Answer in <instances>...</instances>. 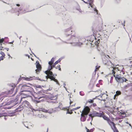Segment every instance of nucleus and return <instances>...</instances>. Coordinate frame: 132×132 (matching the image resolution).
Wrapping results in <instances>:
<instances>
[{"label":"nucleus","mask_w":132,"mask_h":132,"mask_svg":"<svg viewBox=\"0 0 132 132\" xmlns=\"http://www.w3.org/2000/svg\"><path fill=\"white\" fill-rule=\"evenodd\" d=\"M104 37H105L107 38L108 37V36L107 35H104Z\"/></svg>","instance_id":"58836bf2"},{"label":"nucleus","mask_w":132,"mask_h":132,"mask_svg":"<svg viewBox=\"0 0 132 132\" xmlns=\"http://www.w3.org/2000/svg\"><path fill=\"white\" fill-rule=\"evenodd\" d=\"M0 54L2 55L0 57H2L4 59L5 56V54L4 53L2 52H1Z\"/></svg>","instance_id":"a211bd4d"},{"label":"nucleus","mask_w":132,"mask_h":132,"mask_svg":"<svg viewBox=\"0 0 132 132\" xmlns=\"http://www.w3.org/2000/svg\"><path fill=\"white\" fill-rule=\"evenodd\" d=\"M3 42V40L0 39V43H2Z\"/></svg>","instance_id":"ea45409f"},{"label":"nucleus","mask_w":132,"mask_h":132,"mask_svg":"<svg viewBox=\"0 0 132 132\" xmlns=\"http://www.w3.org/2000/svg\"><path fill=\"white\" fill-rule=\"evenodd\" d=\"M32 89H29V90L24 89L21 91L22 92L21 93L22 95L26 96L25 97H23V98L26 97L30 96V95L32 94Z\"/></svg>","instance_id":"0eeeda50"},{"label":"nucleus","mask_w":132,"mask_h":132,"mask_svg":"<svg viewBox=\"0 0 132 132\" xmlns=\"http://www.w3.org/2000/svg\"><path fill=\"white\" fill-rule=\"evenodd\" d=\"M100 67V66L99 67H97V66H96V69L95 70V71H96L98 69V68Z\"/></svg>","instance_id":"c9c22d12"},{"label":"nucleus","mask_w":132,"mask_h":132,"mask_svg":"<svg viewBox=\"0 0 132 132\" xmlns=\"http://www.w3.org/2000/svg\"><path fill=\"white\" fill-rule=\"evenodd\" d=\"M36 63L37 64L36 65V67L37 68V69L35 71L36 73H38V72H39L41 70V67L38 61H37Z\"/></svg>","instance_id":"9d476101"},{"label":"nucleus","mask_w":132,"mask_h":132,"mask_svg":"<svg viewBox=\"0 0 132 132\" xmlns=\"http://www.w3.org/2000/svg\"><path fill=\"white\" fill-rule=\"evenodd\" d=\"M54 58L53 57L52 59H51V60L50 61H49L48 62V65H49V68H51V64L52 63V64H53V63L54 62Z\"/></svg>","instance_id":"4468645a"},{"label":"nucleus","mask_w":132,"mask_h":132,"mask_svg":"<svg viewBox=\"0 0 132 132\" xmlns=\"http://www.w3.org/2000/svg\"><path fill=\"white\" fill-rule=\"evenodd\" d=\"M88 101L90 103H92L93 101V100H90Z\"/></svg>","instance_id":"cd10ccee"},{"label":"nucleus","mask_w":132,"mask_h":132,"mask_svg":"<svg viewBox=\"0 0 132 132\" xmlns=\"http://www.w3.org/2000/svg\"><path fill=\"white\" fill-rule=\"evenodd\" d=\"M16 5L17 6H20V5L19 4H16Z\"/></svg>","instance_id":"de8ad7c7"},{"label":"nucleus","mask_w":132,"mask_h":132,"mask_svg":"<svg viewBox=\"0 0 132 132\" xmlns=\"http://www.w3.org/2000/svg\"><path fill=\"white\" fill-rule=\"evenodd\" d=\"M29 104V103L26 101H23V104L25 106L28 105Z\"/></svg>","instance_id":"f3484780"},{"label":"nucleus","mask_w":132,"mask_h":132,"mask_svg":"<svg viewBox=\"0 0 132 132\" xmlns=\"http://www.w3.org/2000/svg\"><path fill=\"white\" fill-rule=\"evenodd\" d=\"M129 125L131 127V125L130 124H129Z\"/></svg>","instance_id":"052dcab7"},{"label":"nucleus","mask_w":132,"mask_h":132,"mask_svg":"<svg viewBox=\"0 0 132 132\" xmlns=\"http://www.w3.org/2000/svg\"><path fill=\"white\" fill-rule=\"evenodd\" d=\"M75 104H74V105H71V106H73L75 105Z\"/></svg>","instance_id":"e2e57ef3"},{"label":"nucleus","mask_w":132,"mask_h":132,"mask_svg":"<svg viewBox=\"0 0 132 132\" xmlns=\"http://www.w3.org/2000/svg\"><path fill=\"white\" fill-rule=\"evenodd\" d=\"M95 109L96 110H98L99 109V108L97 107H95Z\"/></svg>","instance_id":"2f4dec72"},{"label":"nucleus","mask_w":132,"mask_h":132,"mask_svg":"<svg viewBox=\"0 0 132 132\" xmlns=\"http://www.w3.org/2000/svg\"><path fill=\"white\" fill-rule=\"evenodd\" d=\"M90 111V109L88 106H86L82 111V112L81 115V116L80 120L83 122L86 121V118L87 115L88 114Z\"/></svg>","instance_id":"39448f33"},{"label":"nucleus","mask_w":132,"mask_h":132,"mask_svg":"<svg viewBox=\"0 0 132 132\" xmlns=\"http://www.w3.org/2000/svg\"><path fill=\"white\" fill-rule=\"evenodd\" d=\"M38 88H41V86L39 85L38 86Z\"/></svg>","instance_id":"09e8293b"},{"label":"nucleus","mask_w":132,"mask_h":132,"mask_svg":"<svg viewBox=\"0 0 132 132\" xmlns=\"http://www.w3.org/2000/svg\"><path fill=\"white\" fill-rule=\"evenodd\" d=\"M22 108L21 107V106H19V107L18 108V109H20H20H21V108Z\"/></svg>","instance_id":"8fccbe9b"},{"label":"nucleus","mask_w":132,"mask_h":132,"mask_svg":"<svg viewBox=\"0 0 132 132\" xmlns=\"http://www.w3.org/2000/svg\"><path fill=\"white\" fill-rule=\"evenodd\" d=\"M21 90H23L24 89L29 90V89H32V88H31L30 87L26 85H21Z\"/></svg>","instance_id":"f8f14e48"},{"label":"nucleus","mask_w":132,"mask_h":132,"mask_svg":"<svg viewBox=\"0 0 132 132\" xmlns=\"http://www.w3.org/2000/svg\"><path fill=\"white\" fill-rule=\"evenodd\" d=\"M90 132H92L93 131V129H91L89 131Z\"/></svg>","instance_id":"c03bdc74"},{"label":"nucleus","mask_w":132,"mask_h":132,"mask_svg":"<svg viewBox=\"0 0 132 132\" xmlns=\"http://www.w3.org/2000/svg\"><path fill=\"white\" fill-rule=\"evenodd\" d=\"M113 77H111V80H112V79H113Z\"/></svg>","instance_id":"864d4df0"},{"label":"nucleus","mask_w":132,"mask_h":132,"mask_svg":"<svg viewBox=\"0 0 132 132\" xmlns=\"http://www.w3.org/2000/svg\"><path fill=\"white\" fill-rule=\"evenodd\" d=\"M70 104H71V103H72V102L71 101V100H70Z\"/></svg>","instance_id":"4d7b16f0"},{"label":"nucleus","mask_w":132,"mask_h":132,"mask_svg":"<svg viewBox=\"0 0 132 132\" xmlns=\"http://www.w3.org/2000/svg\"><path fill=\"white\" fill-rule=\"evenodd\" d=\"M105 96H107V95H106V94H105Z\"/></svg>","instance_id":"680f3d73"},{"label":"nucleus","mask_w":132,"mask_h":132,"mask_svg":"<svg viewBox=\"0 0 132 132\" xmlns=\"http://www.w3.org/2000/svg\"><path fill=\"white\" fill-rule=\"evenodd\" d=\"M22 100V98L21 97H20V95L17 96L15 99L11 101L10 102H9L7 103V105L12 104V106L11 107H8V109H10L11 107H12L14 105H16L19 102L20 103Z\"/></svg>","instance_id":"423d86ee"},{"label":"nucleus","mask_w":132,"mask_h":132,"mask_svg":"<svg viewBox=\"0 0 132 132\" xmlns=\"http://www.w3.org/2000/svg\"><path fill=\"white\" fill-rule=\"evenodd\" d=\"M52 88L50 87V88H49V89H48L47 90L50 91V90H52Z\"/></svg>","instance_id":"f704fd0d"},{"label":"nucleus","mask_w":132,"mask_h":132,"mask_svg":"<svg viewBox=\"0 0 132 132\" xmlns=\"http://www.w3.org/2000/svg\"><path fill=\"white\" fill-rule=\"evenodd\" d=\"M61 60L60 59H59L57 61H56L55 62V63H56L57 64L59 62L61 61Z\"/></svg>","instance_id":"b1692460"},{"label":"nucleus","mask_w":132,"mask_h":132,"mask_svg":"<svg viewBox=\"0 0 132 132\" xmlns=\"http://www.w3.org/2000/svg\"><path fill=\"white\" fill-rule=\"evenodd\" d=\"M38 117L40 118H42L44 117V116L42 114H39Z\"/></svg>","instance_id":"aec40b11"},{"label":"nucleus","mask_w":132,"mask_h":132,"mask_svg":"<svg viewBox=\"0 0 132 132\" xmlns=\"http://www.w3.org/2000/svg\"><path fill=\"white\" fill-rule=\"evenodd\" d=\"M66 85L65 83V82H63V86H64V87L65 88V90H67V88L65 87V86H66Z\"/></svg>","instance_id":"bb28decb"},{"label":"nucleus","mask_w":132,"mask_h":132,"mask_svg":"<svg viewBox=\"0 0 132 132\" xmlns=\"http://www.w3.org/2000/svg\"><path fill=\"white\" fill-rule=\"evenodd\" d=\"M111 45H112V46H111V48H112L113 49H115V44L113 43H111Z\"/></svg>","instance_id":"6ab92c4d"},{"label":"nucleus","mask_w":132,"mask_h":132,"mask_svg":"<svg viewBox=\"0 0 132 132\" xmlns=\"http://www.w3.org/2000/svg\"><path fill=\"white\" fill-rule=\"evenodd\" d=\"M89 116L91 117V119H92H92H93V117H94L93 116L92 114H90L89 115Z\"/></svg>","instance_id":"393cba45"},{"label":"nucleus","mask_w":132,"mask_h":132,"mask_svg":"<svg viewBox=\"0 0 132 132\" xmlns=\"http://www.w3.org/2000/svg\"><path fill=\"white\" fill-rule=\"evenodd\" d=\"M83 1L84 2V3H86V2L85 1Z\"/></svg>","instance_id":"774afa93"},{"label":"nucleus","mask_w":132,"mask_h":132,"mask_svg":"<svg viewBox=\"0 0 132 132\" xmlns=\"http://www.w3.org/2000/svg\"><path fill=\"white\" fill-rule=\"evenodd\" d=\"M6 50L7 51H8L9 50V48H5Z\"/></svg>","instance_id":"49530a36"},{"label":"nucleus","mask_w":132,"mask_h":132,"mask_svg":"<svg viewBox=\"0 0 132 132\" xmlns=\"http://www.w3.org/2000/svg\"><path fill=\"white\" fill-rule=\"evenodd\" d=\"M104 93H103V94H101L99 96H100L102 98V96L103 95H104ZM100 100L101 101H102V100L105 101V100H103L102 99H100Z\"/></svg>","instance_id":"4be33fe9"},{"label":"nucleus","mask_w":132,"mask_h":132,"mask_svg":"<svg viewBox=\"0 0 132 132\" xmlns=\"http://www.w3.org/2000/svg\"><path fill=\"white\" fill-rule=\"evenodd\" d=\"M45 97V94H43L41 92H39L36 93L34 95L35 98L38 100H39L42 98Z\"/></svg>","instance_id":"6e6552de"},{"label":"nucleus","mask_w":132,"mask_h":132,"mask_svg":"<svg viewBox=\"0 0 132 132\" xmlns=\"http://www.w3.org/2000/svg\"><path fill=\"white\" fill-rule=\"evenodd\" d=\"M34 102L35 103H37L40 102V101H39L35 100L34 101Z\"/></svg>","instance_id":"a878e982"},{"label":"nucleus","mask_w":132,"mask_h":132,"mask_svg":"<svg viewBox=\"0 0 132 132\" xmlns=\"http://www.w3.org/2000/svg\"><path fill=\"white\" fill-rule=\"evenodd\" d=\"M48 98L50 99L51 100H55L54 101H51L50 103H56L57 102V101L55 100L56 99V96H51L48 97Z\"/></svg>","instance_id":"ddd939ff"},{"label":"nucleus","mask_w":132,"mask_h":132,"mask_svg":"<svg viewBox=\"0 0 132 132\" xmlns=\"http://www.w3.org/2000/svg\"><path fill=\"white\" fill-rule=\"evenodd\" d=\"M46 78V80H42V79H40V78H39L38 79V80H41V81H46L47 80V79L48 78H47V79Z\"/></svg>","instance_id":"72a5a7b5"},{"label":"nucleus","mask_w":132,"mask_h":132,"mask_svg":"<svg viewBox=\"0 0 132 132\" xmlns=\"http://www.w3.org/2000/svg\"><path fill=\"white\" fill-rule=\"evenodd\" d=\"M93 106L94 107H96V104L95 103H93Z\"/></svg>","instance_id":"4c0bfd02"},{"label":"nucleus","mask_w":132,"mask_h":132,"mask_svg":"<svg viewBox=\"0 0 132 132\" xmlns=\"http://www.w3.org/2000/svg\"><path fill=\"white\" fill-rule=\"evenodd\" d=\"M121 93V92H120L119 91H117L116 92V94L117 95H119Z\"/></svg>","instance_id":"5701e85b"},{"label":"nucleus","mask_w":132,"mask_h":132,"mask_svg":"<svg viewBox=\"0 0 132 132\" xmlns=\"http://www.w3.org/2000/svg\"><path fill=\"white\" fill-rule=\"evenodd\" d=\"M57 64L55 63V62L53 64H51V68H49V65L48 67V69L47 70L45 71V73L47 75L45 76V78L47 79L49 78L51 80H53L56 82V84L58 85H60V84L58 82L57 80L55 79V77L54 76L55 75L51 71L52 70L53 68H54L55 66Z\"/></svg>","instance_id":"f03ea898"},{"label":"nucleus","mask_w":132,"mask_h":132,"mask_svg":"<svg viewBox=\"0 0 132 132\" xmlns=\"http://www.w3.org/2000/svg\"><path fill=\"white\" fill-rule=\"evenodd\" d=\"M90 124H91V125H92V122H90Z\"/></svg>","instance_id":"338daca9"},{"label":"nucleus","mask_w":132,"mask_h":132,"mask_svg":"<svg viewBox=\"0 0 132 132\" xmlns=\"http://www.w3.org/2000/svg\"><path fill=\"white\" fill-rule=\"evenodd\" d=\"M72 30L70 28H68L65 30L66 39L68 40L71 39L72 40L73 42L70 43L74 44L73 45L74 46H80L82 45V44L81 43H78L79 41V40L78 38L75 37V36L74 35L71 36V34H72Z\"/></svg>","instance_id":"f257e3e1"},{"label":"nucleus","mask_w":132,"mask_h":132,"mask_svg":"<svg viewBox=\"0 0 132 132\" xmlns=\"http://www.w3.org/2000/svg\"><path fill=\"white\" fill-rule=\"evenodd\" d=\"M80 95H82V96L83 95H81V93H80Z\"/></svg>","instance_id":"bf43d9fd"},{"label":"nucleus","mask_w":132,"mask_h":132,"mask_svg":"<svg viewBox=\"0 0 132 132\" xmlns=\"http://www.w3.org/2000/svg\"><path fill=\"white\" fill-rule=\"evenodd\" d=\"M103 112H98L96 111L92 113L93 116V117H101Z\"/></svg>","instance_id":"9b49d317"},{"label":"nucleus","mask_w":132,"mask_h":132,"mask_svg":"<svg viewBox=\"0 0 132 132\" xmlns=\"http://www.w3.org/2000/svg\"><path fill=\"white\" fill-rule=\"evenodd\" d=\"M2 57H0V61H1L3 60V59L2 58Z\"/></svg>","instance_id":"a19ab883"},{"label":"nucleus","mask_w":132,"mask_h":132,"mask_svg":"<svg viewBox=\"0 0 132 132\" xmlns=\"http://www.w3.org/2000/svg\"><path fill=\"white\" fill-rule=\"evenodd\" d=\"M33 110H34V111H36V110H35V109H33Z\"/></svg>","instance_id":"69168bd1"},{"label":"nucleus","mask_w":132,"mask_h":132,"mask_svg":"<svg viewBox=\"0 0 132 132\" xmlns=\"http://www.w3.org/2000/svg\"><path fill=\"white\" fill-rule=\"evenodd\" d=\"M7 55H8L9 56H10V57H11V56H10V54H7Z\"/></svg>","instance_id":"603ef678"},{"label":"nucleus","mask_w":132,"mask_h":132,"mask_svg":"<svg viewBox=\"0 0 132 132\" xmlns=\"http://www.w3.org/2000/svg\"><path fill=\"white\" fill-rule=\"evenodd\" d=\"M54 68H55L56 69H57L58 68H57V67H55Z\"/></svg>","instance_id":"13d9d810"},{"label":"nucleus","mask_w":132,"mask_h":132,"mask_svg":"<svg viewBox=\"0 0 132 132\" xmlns=\"http://www.w3.org/2000/svg\"><path fill=\"white\" fill-rule=\"evenodd\" d=\"M117 70L118 69L117 68H113L112 70V73H113V76L115 77V79L118 82H122L124 81H127V79L124 77H121L120 75H115V73H116V71H117Z\"/></svg>","instance_id":"20e7f679"},{"label":"nucleus","mask_w":132,"mask_h":132,"mask_svg":"<svg viewBox=\"0 0 132 132\" xmlns=\"http://www.w3.org/2000/svg\"><path fill=\"white\" fill-rule=\"evenodd\" d=\"M101 117H102L104 119L108 121V123L111 126V128L113 130L114 132H119L118 130L115 126V123L113 122H112L107 117L105 116L103 113Z\"/></svg>","instance_id":"7ed1b4c3"},{"label":"nucleus","mask_w":132,"mask_h":132,"mask_svg":"<svg viewBox=\"0 0 132 132\" xmlns=\"http://www.w3.org/2000/svg\"><path fill=\"white\" fill-rule=\"evenodd\" d=\"M35 79V77H30V78H26V80L28 81L32 80Z\"/></svg>","instance_id":"dca6fc26"},{"label":"nucleus","mask_w":132,"mask_h":132,"mask_svg":"<svg viewBox=\"0 0 132 132\" xmlns=\"http://www.w3.org/2000/svg\"><path fill=\"white\" fill-rule=\"evenodd\" d=\"M125 21H124V23H122V25H123L124 26H125V24H124V23H125Z\"/></svg>","instance_id":"a18cd8bd"},{"label":"nucleus","mask_w":132,"mask_h":132,"mask_svg":"<svg viewBox=\"0 0 132 132\" xmlns=\"http://www.w3.org/2000/svg\"><path fill=\"white\" fill-rule=\"evenodd\" d=\"M43 111L44 112H47L50 114H51L53 112V110L52 109H51L48 110L44 109Z\"/></svg>","instance_id":"2eb2a0df"},{"label":"nucleus","mask_w":132,"mask_h":132,"mask_svg":"<svg viewBox=\"0 0 132 132\" xmlns=\"http://www.w3.org/2000/svg\"><path fill=\"white\" fill-rule=\"evenodd\" d=\"M21 9H19V10H18V12H20V11H21Z\"/></svg>","instance_id":"6e6d98bb"},{"label":"nucleus","mask_w":132,"mask_h":132,"mask_svg":"<svg viewBox=\"0 0 132 132\" xmlns=\"http://www.w3.org/2000/svg\"><path fill=\"white\" fill-rule=\"evenodd\" d=\"M57 68H58L59 70H61V68H60V65H59L58 66H57Z\"/></svg>","instance_id":"473e14b6"},{"label":"nucleus","mask_w":132,"mask_h":132,"mask_svg":"<svg viewBox=\"0 0 132 132\" xmlns=\"http://www.w3.org/2000/svg\"><path fill=\"white\" fill-rule=\"evenodd\" d=\"M11 87H12V88H11V92H12L14 90V88L12 86Z\"/></svg>","instance_id":"7c9ffc66"},{"label":"nucleus","mask_w":132,"mask_h":132,"mask_svg":"<svg viewBox=\"0 0 132 132\" xmlns=\"http://www.w3.org/2000/svg\"><path fill=\"white\" fill-rule=\"evenodd\" d=\"M4 118L6 120V118L5 117Z\"/></svg>","instance_id":"0e129e2a"},{"label":"nucleus","mask_w":132,"mask_h":132,"mask_svg":"<svg viewBox=\"0 0 132 132\" xmlns=\"http://www.w3.org/2000/svg\"><path fill=\"white\" fill-rule=\"evenodd\" d=\"M87 132H90L89 131V129H88L87 128Z\"/></svg>","instance_id":"37998d69"},{"label":"nucleus","mask_w":132,"mask_h":132,"mask_svg":"<svg viewBox=\"0 0 132 132\" xmlns=\"http://www.w3.org/2000/svg\"><path fill=\"white\" fill-rule=\"evenodd\" d=\"M105 57L107 58H108V60H109V58H110V57L108 55H106V56H105Z\"/></svg>","instance_id":"e433bc0d"},{"label":"nucleus","mask_w":132,"mask_h":132,"mask_svg":"<svg viewBox=\"0 0 132 132\" xmlns=\"http://www.w3.org/2000/svg\"><path fill=\"white\" fill-rule=\"evenodd\" d=\"M88 1L89 3L90 6L93 9H91L92 10H93L92 11L90 12H93V11H94V13H96V14H97V10L96 9V8L94 7L92 4L93 0H88Z\"/></svg>","instance_id":"1a4fd4ad"},{"label":"nucleus","mask_w":132,"mask_h":132,"mask_svg":"<svg viewBox=\"0 0 132 132\" xmlns=\"http://www.w3.org/2000/svg\"><path fill=\"white\" fill-rule=\"evenodd\" d=\"M80 108V107H77V108L73 109H72L71 110V111H72V112L73 111H74L75 110H77L78 109H79Z\"/></svg>","instance_id":"412c9836"},{"label":"nucleus","mask_w":132,"mask_h":132,"mask_svg":"<svg viewBox=\"0 0 132 132\" xmlns=\"http://www.w3.org/2000/svg\"><path fill=\"white\" fill-rule=\"evenodd\" d=\"M14 42V41H13L12 42H11L10 43V44H12V43H13Z\"/></svg>","instance_id":"5fc2aeb1"},{"label":"nucleus","mask_w":132,"mask_h":132,"mask_svg":"<svg viewBox=\"0 0 132 132\" xmlns=\"http://www.w3.org/2000/svg\"><path fill=\"white\" fill-rule=\"evenodd\" d=\"M72 112L71 111V112H70L69 111H67V114H72Z\"/></svg>","instance_id":"c756f323"},{"label":"nucleus","mask_w":132,"mask_h":132,"mask_svg":"<svg viewBox=\"0 0 132 132\" xmlns=\"http://www.w3.org/2000/svg\"><path fill=\"white\" fill-rule=\"evenodd\" d=\"M25 56H28V57L29 58L30 57V56L28 54H25Z\"/></svg>","instance_id":"79ce46f5"},{"label":"nucleus","mask_w":132,"mask_h":132,"mask_svg":"<svg viewBox=\"0 0 132 132\" xmlns=\"http://www.w3.org/2000/svg\"><path fill=\"white\" fill-rule=\"evenodd\" d=\"M77 10L80 12L81 13L82 12V11L80 8L77 9Z\"/></svg>","instance_id":"c85d7f7f"},{"label":"nucleus","mask_w":132,"mask_h":132,"mask_svg":"<svg viewBox=\"0 0 132 132\" xmlns=\"http://www.w3.org/2000/svg\"><path fill=\"white\" fill-rule=\"evenodd\" d=\"M32 53L33 54V55H34V56L36 57H37L36 55L34 54V53H33L32 52Z\"/></svg>","instance_id":"3c124183"}]
</instances>
